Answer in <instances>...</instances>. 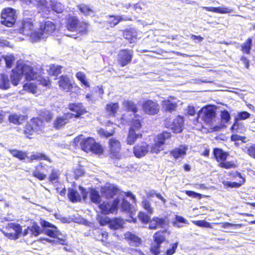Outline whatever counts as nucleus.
I'll list each match as a JSON object with an SVG mask.
<instances>
[{
  "mask_svg": "<svg viewBox=\"0 0 255 255\" xmlns=\"http://www.w3.org/2000/svg\"><path fill=\"white\" fill-rule=\"evenodd\" d=\"M35 13L33 10H24L22 19L18 23L19 32L30 36L33 42H35L34 35H37V30L35 29Z\"/></svg>",
  "mask_w": 255,
  "mask_h": 255,
  "instance_id": "obj_1",
  "label": "nucleus"
},
{
  "mask_svg": "<svg viewBox=\"0 0 255 255\" xmlns=\"http://www.w3.org/2000/svg\"><path fill=\"white\" fill-rule=\"evenodd\" d=\"M23 76L29 81L37 79L39 76L38 74L34 72L30 66L24 64L23 61L19 60L17 62L15 68L12 70L10 76L11 82L14 86H17Z\"/></svg>",
  "mask_w": 255,
  "mask_h": 255,
  "instance_id": "obj_2",
  "label": "nucleus"
},
{
  "mask_svg": "<svg viewBox=\"0 0 255 255\" xmlns=\"http://www.w3.org/2000/svg\"><path fill=\"white\" fill-rule=\"evenodd\" d=\"M56 29L54 23L50 20H45L40 23L39 28L37 30V35H34L35 41L44 39L53 33Z\"/></svg>",
  "mask_w": 255,
  "mask_h": 255,
  "instance_id": "obj_3",
  "label": "nucleus"
},
{
  "mask_svg": "<svg viewBox=\"0 0 255 255\" xmlns=\"http://www.w3.org/2000/svg\"><path fill=\"white\" fill-rule=\"evenodd\" d=\"M41 226L44 228V233L46 235L53 238H57L60 240V244H65V239L60 238L59 236L64 237L65 235L60 232L57 227L53 224L45 220H41L40 223Z\"/></svg>",
  "mask_w": 255,
  "mask_h": 255,
  "instance_id": "obj_4",
  "label": "nucleus"
},
{
  "mask_svg": "<svg viewBox=\"0 0 255 255\" xmlns=\"http://www.w3.org/2000/svg\"><path fill=\"white\" fill-rule=\"evenodd\" d=\"M17 18L16 10L11 8L3 9L1 13V23L7 27H11Z\"/></svg>",
  "mask_w": 255,
  "mask_h": 255,
  "instance_id": "obj_5",
  "label": "nucleus"
},
{
  "mask_svg": "<svg viewBox=\"0 0 255 255\" xmlns=\"http://www.w3.org/2000/svg\"><path fill=\"white\" fill-rule=\"evenodd\" d=\"M170 137L171 134L168 132H163L158 135L154 140V143L150 147V152L153 153H158L160 151L162 150L166 140Z\"/></svg>",
  "mask_w": 255,
  "mask_h": 255,
  "instance_id": "obj_6",
  "label": "nucleus"
},
{
  "mask_svg": "<svg viewBox=\"0 0 255 255\" xmlns=\"http://www.w3.org/2000/svg\"><path fill=\"white\" fill-rule=\"evenodd\" d=\"M184 120L183 117L179 116L172 119L167 118L165 121V126L170 128L175 133H179L182 131Z\"/></svg>",
  "mask_w": 255,
  "mask_h": 255,
  "instance_id": "obj_7",
  "label": "nucleus"
},
{
  "mask_svg": "<svg viewBox=\"0 0 255 255\" xmlns=\"http://www.w3.org/2000/svg\"><path fill=\"white\" fill-rule=\"evenodd\" d=\"M199 116L201 117L205 123L211 126L215 119V110L210 106L203 108L199 113Z\"/></svg>",
  "mask_w": 255,
  "mask_h": 255,
  "instance_id": "obj_8",
  "label": "nucleus"
},
{
  "mask_svg": "<svg viewBox=\"0 0 255 255\" xmlns=\"http://www.w3.org/2000/svg\"><path fill=\"white\" fill-rule=\"evenodd\" d=\"M95 141L93 138L87 137L85 138L83 135H80L74 139V143L75 145H80L82 150L86 152L91 150V147Z\"/></svg>",
  "mask_w": 255,
  "mask_h": 255,
  "instance_id": "obj_9",
  "label": "nucleus"
},
{
  "mask_svg": "<svg viewBox=\"0 0 255 255\" xmlns=\"http://www.w3.org/2000/svg\"><path fill=\"white\" fill-rule=\"evenodd\" d=\"M133 55L132 50H121L118 55V62L122 67H124L131 62Z\"/></svg>",
  "mask_w": 255,
  "mask_h": 255,
  "instance_id": "obj_10",
  "label": "nucleus"
},
{
  "mask_svg": "<svg viewBox=\"0 0 255 255\" xmlns=\"http://www.w3.org/2000/svg\"><path fill=\"white\" fill-rule=\"evenodd\" d=\"M119 202L120 200L118 199L114 200L112 203L104 202L102 204L99 205V208L102 213L105 215L110 213H114L117 211Z\"/></svg>",
  "mask_w": 255,
  "mask_h": 255,
  "instance_id": "obj_11",
  "label": "nucleus"
},
{
  "mask_svg": "<svg viewBox=\"0 0 255 255\" xmlns=\"http://www.w3.org/2000/svg\"><path fill=\"white\" fill-rule=\"evenodd\" d=\"M179 102L176 98L171 96L162 101L161 106L165 111L171 113L176 111Z\"/></svg>",
  "mask_w": 255,
  "mask_h": 255,
  "instance_id": "obj_12",
  "label": "nucleus"
},
{
  "mask_svg": "<svg viewBox=\"0 0 255 255\" xmlns=\"http://www.w3.org/2000/svg\"><path fill=\"white\" fill-rule=\"evenodd\" d=\"M110 152L112 157L120 159L122 157L121 153V145L119 140L112 138L109 140Z\"/></svg>",
  "mask_w": 255,
  "mask_h": 255,
  "instance_id": "obj_13",
  "label": "nucleus"
},
{
  "mask_svg": "<svg viewBox=\"0 0 255 255\" xmlns=\"http://www.w3.org/2000/svg\"><path fill=\"white\" fill-rule=\"evenodd\" d=\"M142 109L146 114L151 115L157 114L159 110L158 104L150 100H147L143 103Z\"/></svg>",
  "mask_w": 255,
  "mask_h": 255,
  "instance_id": "obj_14",
  "label": "nucleus"
},
{
  "mask_svg": "<svg viewBox=\"0 0 255 255\" xmlns=\"http://www.w3.org/2000/svg\"><path fill=\"white\" fill-rule=\"evenodd\" d=\"M149 151V146L146 142L136 144L133 148V153L137 158L144 156Z\"/></svg>",
  "mask_w": 255,
  "mask_h": 255,
  "instance_id": "obj_15",
  "label": "nucleus"
},
{
  "mask_svg": "<svg viewBox=\"0 0 255 255\" xmlns=\"http://www.w3.org/2000/svg\"><path fill=\"white\" fill-rule=\"evenodd\" d=\"M25 4H32L40 8L42 11L48 14L50 11V8L47 6V2L46 0H20Z\"/></svg>",
  "mask_w": 255,
  "mask_h": 255,
  "instance_id": "obj_16",
  "label": "nucleus"
},
{
  "mask_svg": "<svg viewBox=\"0 0 255 255\" xmlns=\"http://www.w3.org/2000/svg\"><path fill=\"white\" fill-rule=\"evenodd\" d=\"M42 233V230L37 224L33 223L31 226L28 227L22 232L23 236L37 237Z\"/></svg>",
  "mask_w": 255,
  "mask_h": 255,
  "instance_id": "obj_17",
  "label": "nucleus"
},
{
  "mask_svg": "<svg viewBox=\"0 0 255 255\" xmlns=\"http://www.w3.org/2000/svg\"><path fill=\"white\" fill-rule=\"evenodd\" d=\"M72 118H73V114L70 113H67L62 116L58 117L54 121V127L58 129L67 123L69 120Z\"/></svg>",
  "mask_w": 255,
  "mask_h": 255,
  "instance_id": "obj_18",
  "label": "nucleus"
},
{
  "mask_svg": "<svg viewBox=\"0 0 255 255\" xmlns=\"http://www.w3.org/2000/svg\"><path fill=\"white\" fill-rule=\"evenodd\" d=\"M44 125L43 121L39 118H33L28 124V128H31L35 132H38L41 131L44 128Z\"/></svg>",
  "mask_w": 255,
  "mask_h": 255,
  "instance_id": "obj_19",
  "label": "nucleus"
},
{
  "mask_svg": "<svg viewBox=\"0 0 255 255\" xmlns=\"http://www.w3.org/2000/svg\"><path fill=\"white\" fill-rule=\"evenodd\" d=\"M70 111L73 112V118H78L86 112L85 109L81 104H72L69 105Z\"/></svg>",
  "mask_w": 255,
  "mask_h": 255,
  "instance_id": "obj_20",
  "label": "nucleus"
},
{
  "mask_svg": "<svg viewBox=\"0 0 255 255\" xmlns=\"http://www.w3.org/2000/svg\"><path fill=\"white\" fill-rule=\"evenodd\" d=\"M58 82L59 86L63 90L68 92L72 89V84L67 76H61Z\"/></svg>",
  "mask_w": 255,
  "mask_h": 255,
  "instance_id": "obj_21",
  "label": "nucleus"
},
{
  "mask_svg": "<svg viewBox=\"0 0 255 255\" xmlns=\"http://www.w3.org/2000/svg\"><path fill=\"white\" fill-rule=\"evenodd\" d=\"M123 36L130 43H134L137 39L138 32L136 29L134 28L127 29L124 31Z\"/></svg>",
  "mask_w": 255,
  "mask_h": 255,
  "instance_id": "obj_22",
  "label": "nucleus"
},
{
  "mask_svg": "<svg viewBox=\"0 0 255 255\" xmlns=\"http://www.w3.org/2000/svg\"><path fill=\"white\" fill-rule=\"evenodd\" d=\"M106 18L108 24L111 27H115L121 21L129 20L127 17H124L122 15H107Z\"/></svg>",
  "mask_w": 255,
  "mask_h": 255,
  "instance_id": "obj_23",
  "label": "nucleus"
},
{
  "mask_svg": "<svg viewBox=\"0 0 255 255\" xmlns=\"http://www.w3.org/2000/svg\"><path fill=\"white\" fill-rule=\"evenodd\" d=\"M188 149L186 145H181L178 148H175L170 152V154L175 158H183L186 154Z\"/></svg>",
  "mask_w": 255,
  "mask_h": 255,
  "instance_id": "obj_24",
  "label": "nucleus"
},
{
  "mask_svg": "<svg viewBox=\"0 0 255 255\" xmlns=\"http://www.w3.org/2000/svg\"><path fill=\"white\" fill-rule=\"evenodd\" d=\"M234 176H238L239 178H241L242 180L240 181V182H239L224 181L223 182V185L227 187L238 188L241 185H242L243 184H244L245 183V179L242 176L240 173H239L238 172H235L234 174Z\"/></svg>",
  "mask_w": 255,
  "mask_h": 255,
  "instance_id": "obj_25",
  "label": "nucleus"
},
{
  "mask_svg": "<svg viewBox=\"0 0 255 255\" xmlns=\"http://www.w3.org/2000/svg\"><path fill=\"white\" fill-rule=\"evenodd\" d=\"M119 106L117 103H110L106 107V112L109 117H114L119 110Z\"/></svg>",
  "mask_w": 255,
  "mask_h": 255,
  "instance_id": "obj_26",
  "label": "nucleus"
},
{
  "mask_svg": "<svg viewBox=\"0 0 255 255\" xmlns=\"http://www.w3.org/2000/svg\"><path fill=\"white\" fill-rule=\"evenodd\" d=\"M78 18L76 16H70L68 19L66 27L68 30L75 31L77 28L79 23Z\"/></svg>",
  "mask_w": 255,
  "mask_h": 255,
  "instance_id": "obj_27",
  "label": "nucleus"
},
{
  "mask_svg": "<svg viewBox=\"0 0 255 255\" xmlns=\"http://www.w3.org/2000/svg\"><path fill=\"white\" fill-rule=\"evenodd\" d=\"M141 137L142 134L139 132L132 130H129V133L127 137V143L130 145L133 144L137 139Z\"/></svg>",
  "mask_w": 255,
  "mask_h": 255,
  "instance_id": "obj_28",
  "label": "nucleus"
},
{
  "mask_svg": "<svg viewBox=\"0 0 255 255\" xmlns=\"http://www.w3.org/2000/svg\"><path fill=\"white\" fill-rule=\"evenodd\" d=\"M104 192L107 198H112L115 195L118 193L119 190L114 185H110L105 188Z\"/></svg>",
  "mask_w": 255,
  "mask_h": 255,
  "instance_id": "obj_29",
  "label": "nucleus"
},
{
  "mask_svg": "<svg viewBox=\"0 0 255 255\" xmlns=\"http://www.w3.org/2000/svg\"><path fill=\"white\" fill-rule=\"evenodd\" d=\"M214 155L218 161H225L227 157L228 154L223 151L222 149L215 148L214 150Z\"/></svg>",
  "mask_w": 255,
  "mask_h": 255,
  "instance_id": "obj_30",
  "label": "nucleus"
},
{
  "mask_svg": "<svg viewBox=\"0 0 255 255\" xmlns=\"http://www.w3.org/2000/svg\"><path fill=\"white\" fill-rule=\"evenodd\" d=\"M124 224V221L122 219L115 218L110 222V226L111 229L117 230L122 227Z\"/></svg>",
  "mask_w": 255,
  "mask_h": 255,
  "instance_id": "obj_31",
  "label": "nucleus"
},
{
  "mask_svg": "<svg viewBox=\"0 0 255 255\" xmlns=\"http://www.w3.org/2000/svg\"><path fill=\"white\" fill-rule=\"evenodd\" d=\"M68 196L70 200L73 202H76L81 200L79 193L73 189H69Z\"/></svg>",
  "mask_w": 255,
  "mask_h": 255,
  "instance_id": "obj_32",
  "label": "nucleus"
},
{
  "mask_svg": "<svg viewBox=\"0 0 255 255\" xmlns=\"http://www.w3.org/2000/svg\"><path fill=\"white\" fill-rule=\"evenodd\" d=\"M50 4L51 9L57 13H61L64 9V6L61 3L54 0H50Z\"/></svg>",
  "mask_w": 255,
  "mask_h": 255,
  "instance_id": "obj_33",
  "label": "nucleus"
},
{
  "mask_svg": "<svg viewBox=\"0 0 255 255\" xmlns=\"http://www.w3.org/2000/svg\"><path fill=\"white\" fill-rule=\"evenodd\" d=\"M78 7L80 11L85 15L94 16V11L89 6L82 4L78 5Z\"/></svg>",
  "mask_w": 255,
  "mask_h": 255,
  "instance_id": "obj_34",
  "label": "nucleus"
},
{
  "mask_svg": "<svg viewBox=\"0 0 255 255\" xmlns=\"http://www.w3.org/2000/svg\"><path fill=\"white\" fill-rule=\"evenodd\" d=\"M40 167H44L41 163L36 167L35 170L32 172V175L38 179L39 180H43L46 177V175L40 172L39 169Z\"/></svg>",
  "mask_w": 255,
  "mask_h": 255,
  "instance_id": "obj_35",
  "label": "nucleus"
},
{
  "mask_svg": "<svg viewBox=\"0 0 255 255\" xmlns=\"http://www.w3.org/2000/svg\"><path fill=\"white\" fill-rule=\"evenodd\" d=\"M252 46V39L249 38L247 41L241 45V51L247 54L250 53V50Z\"/></svg>",
  "mask_w": 255,
  "mask_h": 255,
  "instance_id": "obj_36",
  "label": "nucleus"
},
{
  "mask_svg": "<svg viewBox=\"0 0 255 255\" xmlns=\"http://www.w3.org/2000/svg\"><path fill=\"white\" fill-rule=\"evenodd\" d=\"M10 83L7 75L1 74L0 76V88L7 89L9 88Z\"/></svg>",
  "mask_w": 255,
  "mask_h": 255,
  "instance_id": "obj_37",
  "label": "nucleus"
},
{
  "mask_svg": "<svg viewBox=\"0 0 255 255\" xmlns=\"http://www.w3.org/2000/svg\"><path fill=\"white\" fill-rule=\"evenodd\" d=\"M27 158L29 160L30 162H32L33 160H46L50 161L48 157L41 153L36 152L34 154L31 155L30 156H27Z\"/></svg>",
  "mask_w": 255,
  "mask_h": 255,
  "instance_id": "obj_38",
  "label": "nucleus"
},
{
  "mask_svg": "<svg viewBox=\"0 0 255 255\" xmlns=\"http://www.w3.org/2000/svg\"><path fill=\"white\" fill-rule=\"evenodd\" d=\"M9 121L14 124H20L24 120V116L20 115H10L8 118Z\"/></svg>",
  "mask_w": 255,
  "mask_h": 255,
  "instance_id": "obj_39",
  "label": "nucleus"
},
{
  "mask_svg": "<svg viewBox=\"0 0 255 255\" xmlns=\"http://www.w3.org/2000/svg\"><path fill=\"white\" fill-rule=\"evenodd\" d=\"M154 243L161 244L165 239L164 232H157L153 235Z\"/></svg>",
  "mask_w": 255,
  "mask_h": 255,
  "instance_id": "obj_40",
  "label": "nucleus"
},
{
  "mask_svg": "<svg viewBox=\"0 0 255 255\" xmlns=\"http://www.w3.org/2000/svg\"><path fill=\"white\" fill-rule=\"evenodd\" d=\"M9 152L15 157H16L20 160L24 159L27 157L26 152H24L22 151H19L16 149H9Z\"/></svg>",
  "mask_w": 255,
  "mask_h": 255,
  "instance_id": "obj_41",
  "label": "nucleus"
},
{
  "mask_svg": "<svg viewBox=\"0 0 255 255\" xmlns=\"http://www.w3.org/2000/svg\"><path fill=\"white\" fill-rule=\"evenodd\" d=\"M124 106L128 111H131L134 113H135L137 111V109L134 103L131 101H125L124 102Z\"/></svg>",
  "mask_w": 255,
  "mask_h": 255,
  "instance_id": "obj_42",
  "label": "nucleus"
},
{
  "mask_svg": "<svg viewBox=\"0 0 255 255\" xmlns=\"http://www.w3.org/2000/svg\"><path fill=\"white\" fill-rule=\"evenodd\" d=\"M76 78L86 87H89L90 85L86 79V75L82 72H77L76 75Z\"/></svg>",
  "mask_w": 255,
  "mask_h": 255,
  "instance_id": "obj_43",
  "label": "nucleus"
},
{
  "mask_svg": "<svg viewBox=\"0 0 255 255\" xmlns=\"http://www.w3.org/2000/svg\"><path fill=\"white\" fill-rule=\"evenodd\" d=\"M126 238L128 239L133 244V245L134 246H137L140 244V239L130 233H127Z\"/></svg>",
  "mask_w": 255,
  "mask_h": 255,
  "instance_id": "obj_44",
  "label": "nucleus"
},
{
  "mask_svg": "<svg viewBox=\"0 0 255 255\" xmlns=\"http://www.w3.org/2000/svg\"><path fill=\"white\" fill-rule=\"evenodd\" d=\"M23 89L24 90L31 92L32 94H36L37 93V87L33 83H27L23 85Z\"/></svg>",
  "mask_w": 255,
  "mask_h": 255,
  "instance_id": "obj_45",
  "label": "nucleus"
},
{
  "mask_svg": "<svg viewBox=\"0 0 255 255\" xmlns=\"http://www.w3.org/2000/svg\"><path fill=\"white\" fill-rule=\"evenodd\" d=\"M5 62L6 66L8 68H11L14 61L15 58L13 55L9 54L2 56Z\"/></svg>",
  "mask_w": 255,
  "mask_h": 255,
  "instance_id": "obj_46",
  "label": "nucleus"
},
{
  "mask_svg": "<svg viewBox=\"0 0 255 255\" xmlns=\"http://www.w3.org/2000/svg\"><path fill=\"white\" fill-rule=\"evenodd\" d=\"M90 198L91 201L95 203H99L101 200V197L98 192L94 189L90 192Z\"/></svg>",
  "mask_w": 255,
  "mask_h": 255,
  "instance_id": "obj_47",
  "label": "nucleus"
},
{
  "mask_svg": "<svg viewBox=\"0 0 255 255\" xmlns=\"http://www.w3.org/2000/svg\"><path fill=\"white\" fill-rule=\"evenodd\" d=\"M59 175V170L52 169L51 173L49 177V180L52 182H56L58 181Z\"/></svg>",
  "mask_w": 255,
  "mask_h": 255,
  "instance_id": "obj_48",
  "label": "nucleus"
},
{
  "mask_svg": "<svg viewBox=\"0 0 255 255\" xmlns=\"http://www.w3.org/2000/svg\"><path fill=\"white\" fill-rule=\"evenodd\" d=\"M143 208L150 214L153 212V209L151 206L150 202L147 200H143L142 202Z\"/></svg>",
  "mask_w": 255,
  "mask_h": 255,
  "instance_id": "obj_49",
  "label": "nucleus"
},
{
  "mask_svg": "<svg viewBox=\"0 0 255 255\" xmlns=\"http://www.w3.org/2000/svg\"><path fill=\"white\" fill-rule=\"evenodd\" d=\"M88 28V24L85 22H79L77 28L75 31L79 33H84L86 32Z\"/></svg>",
  "mask_w": 255,
  "mask_h": 255,
  "instance_id": "obj_50",
  "label": "nucleus"
},
{
  "mask_svg": "<svg viewBox=\"0 0 255 255\" xmlns=\"http://www.w3.org/2000/svg\"><path fill=\"white\" fill-rule=\"evenodd\" d=\"M141 126L140 122L139 120H134L132 121L129 130H132L137 132H139V130Z\"/></svg>",
  "mask_w": 255,
  "mask_h": 255,
  "instance_id": "obj_51",
  "label": "nucleus"
},
{
  "mask_svg": "<svg viewBox=\"0 0 255 255\" xmlns=\"http://www.w3.org/2000/svg\"><path fill=\"white\" fill-rule=\"evenodd\" d=\"M90 151L96 154H101L103 152V149L101 145L96 143L95 141L91 147V150Z\"/></svg>",
  "mask_w": 255,
  "mask_h": 255,
  "instance_id": "obj_52",
  "label": "nucleus"
},
{
  "mask_svg": "<svg viewBox=\"0 0 255 255\" xmlns=\"http://www.w3.org/2000/svg\"><path fill=\"white\" fill-rule=\"evenodd\" d=\"M114 131L111 129L110 131H108L107 129L101 128L98 130V133L102 136L109 137L113 135Z\"/></svg>",
  "mask_w": 255,
  "mask_h": 255,
  "instance_id": "obj_53",
  "label": "nucleus"
},
{
  "mask_svg": "<svg viewBox=\"0 0 255 255\" xmlns=\"http://www.w3.org/2000/svg\"><path fill=\"white\" fill-rule=\"evenodd\" d=\"M63 67L58 65H52L50 67V72L54 75H57L61 73Z\"/></svg>",
  "mask_w": 255,
  "mask_h": 255,
  "instance_id": "obj_54",
  "label": "nucleus"
},
{
  "mask_svg": "<svg viewBox=\"0 0 255 255\" xmlns=\"http://www.w3.org/2000/svg\"><path fill=\"white\" fill-rule=\"evenodd\" d=\"M175 219H176V222H174L173 223V225L175 227H177L178 228H180V227H181L179 225H178L177 222L181 223H184V224H189L188 221L186 219H184L183 217H181V216H176Z\"/></svg>",
  "mask_w": 255,
  "mask_h": 255,
  "instance_id": "obj_55",
  "label": "nucleus"
},
{
  "mask_svg": "<svg viewBox=\"0 0 255 255\" xmlns=\"http://www.w3.org/2000/svg\"><path fill=\"white\" fill-rule=\"evenodd\" d=\"M219 166L221 167L224 168L226 169H230L235 167V164L232 161H222L220 164Z\"/></svg>",
  "mask_w": 255,
  "mask_h": 255,
  "instance_id": "obj_56",
  "label": "nucleus"
},
{
  "mask_svg": "<svg viewBox=\"0 0 255 255\" xmlns=\"http://www.w3.org/2000/svg\"><path fill=\"white\" fill-rule=\"evenodd\" d=\"M250 117V114L247 112H242L239 113L237 115L236 119V120H244Z\"/></svg>",
  "mask_w": 255,
  "mask_h": 255,
  "instance_id": "obj_57",
  "label": "nucleus"
},
{
  "mask_svg": "<svg viewBox=\"0 0 255 255\" xmlns=\"http://www.w3.org/2000/svg\"><path fill=\"white\" fill-rule=\"evenodd\" d=\"M160 247V245L154 243L153 244L150 248L151 252L154 254V255H158L159 253V249Z\"/></svg>",
  "mask_w": 255,
  "mask_h": 255,
  "instance_id": "obj_58",
  "label": "nucleus"
},
{
  "mask_svg": "<svg viewBox=\"0 0 255 255\" xmlns=\"http://www.w3.org/2000/svg\"><path fill=\"white\" fill-rule=\"evenodd\" d=\"M178 246V243L176 242L171 245V248L170 249H168L166 251V253L165 254V255H173L177 249Z\"/></svg>",
  "mask_w": 255,
  "mask_h": 255,
  "instance_id": "obj_59",
  "label": "nucleus"
},
{
  "mask_svg": "<svg viewBox=\"0 0 255 255\" xmlns=\"http://www.w3.org/2000/svg\"><path fill=\"white\" fill-rule=\"evenodd\" d=\"M194 224L198 226L201 227H206V228H210L211 225L210 224L204 220H200V221H194Z\"/></svg>",
  "mask_w": 255,
  "mask_h": 255,
  "instance_id": "obj_60",
  "label": "nucleus"
},
{
  "mask_svg": "<svg viewBox=\"0 0 255 255\" xmlns=\"http://www.w3.org/2000/svg\"><path fill=\"white\" fill-rule=\"evenodd\" d=\"M138 217L140 220L143 223H146L149 221V217L143 212H139Z\"/></svg>",
  "mask_w": 255,
  "mask_h": 255,
  "instance_id": "obj_61",
  "label": "nucleus"
},
{
  "mask_svg": "<svg viewBox=\"0 0 255 255\" xmlns=\"http://www.w3.org/2000/svg\"><path fill=\"white\" fill-rule=\"evenodd\" d=\"M121 206L122 209L125 211H128L130 208V203L127 200H126L125 199H123L122 200Z\"/></svg>",
  "mask_w": 255,
  "mask_h": 255,
  "instance_id": "obj_62",
  "label": "nucleus"
},
{
  "mask_svg": "<svg viewBox=\"0 0 255 255\" xmlns=\"http://www.w3.org/2000/svg\"><path fill=\"white\" fill-rule=\"evenodd\" d=\"M232 11V10L229 8L228 7H216V13H230Z\"/></svg>",
  "mask_w": 255,
  "mask_h": 255,
  "instance_id": "obj_63",
  "label": "nucleus"
},
{
  "mask_svg": "<svg viewBox=\"0 0 255 255\" xmlns=\"http://www.w3.org/2000/svg\"><path fill=\"white\" fill-rule=\"evenodd\" d=\"M247 153L249 156L255 159V144L248 148Z\"/></svg>",
  "mask_w": 255,
  "mask_h": 255,
  "instance_id": "obj_64",
  "label": "nucleus"
}]
</instances>
